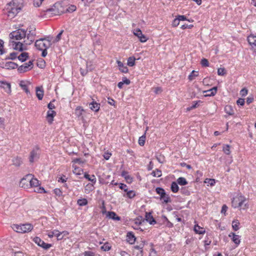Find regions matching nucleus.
<instances>
[{
	"instance_id": "1",
	"label": "nucleus",
	"mask_w": 256,
	"mask_h": 256,
	"mask_svg": "<svg viewBox=\"0 0 256 256\" xmlns=\"http://www.w3.org/2000/svg\"><path fill=\"white\" fill-rule=\"evenodd\" d=\"M18 0H13L7 4L6 10L9 13V16L12 14V16L16 15L21 10V7L17 4Z\"/></svg>"
},
{
	"instance_id": "2",
	"label": "nucleus",
	"mask_w": 256,
	"mask_h": 256,
	"mask_svg": "<svg viewBox=\"0 0 256 256\" xmlns=\"http://www.w3.org/2000/svg\"><path fill=\"white\" fill-rule=\"evenodd\" d=\"M13 229L20 233H26L30 232L33 229V226L30 224H25L20 225L14 224Z\"/></svg>"
},
{
	"instance_id": "3",
	"label": "nucleus",
	"mask_w": 256,
	"mask_h": 256,
	"mask_svg": "<svg viewBox=\"0 0 256 256\" xmlns=\"http://www.w3.org/2000/svg\"><path fill=\"white\" fill-rule=\"evenodd\" d=\"M28 33L27 34V39L24 41L26 44L30 45L32 44L34 40V38L36 36V28L35 26L32 25L28 26Z\"/></svg>"
},
{
	"instance_id": "4",
	"label": "nucleus",
	"mask_w": 256,
	"mask_h": 256,
	"mask_svg": "<svg viewBox=\"0 0 256 256\" xmlns=\"http://www.w3.org/2000/svg\"><path fill=\"white\" fill-rule=\"evenodd\" d=\"M62 8V6L60 4L56 3L52 8L47 9L46 12L47 14H50L52 16L60 15L63 13V10Z\"/></svg>"
},
{
	"instance_id": "5",
	"label": "nucleus",
	"mask_w": 256,
	"mask_h": 256,
	"mask_svg": "<svg viewBox=\"0 0 256 256\" xmlns=\"http://www.w3.org/2000/svg\"><path fill=\"white\" fill-rule=\"evenodd\" d=\"M46 38H40L35 42V46L38 50L48 48L52 45L50 40H48V42H44Z\"/></svg>"
},
{
	"instance_id": "6",
	"label": "nucleus",
	"mask_w": 256,
	"mask_h": 256,
	"mask_svg": "<svg viewBox=\"0 0 256 256\" xmlns=\"http://www.w3.org/2000/svg\"><path fill=\"white\" fill-rule=\"evenodd\" d=\"M26 31L24 29H18L12 32L9 36L10 40L16 39V40H20L26 36Z\"/></svg>"
},
{
	"instance_id": "7",
	"label": "nucleus",
	"mask_w": 256,
	"mask_h": 256,
	"mask_svg": "<svg viewBox=\"0 0 256 256\" xmlns=\"http://www.w3.org/2000/svg\"><path fill=\"white\" fill-rule=\"evenodd\" d=\"M246 201V198L242 196L234 198L232 202V206L234 208L242 207Z\"/></svg>"
},
{
	"instance_id": "8",
	"label": "nucleus",
	"mask_w": 256,
	"mask_h": 256,
	"mask_svg": "<svg viewBox=\"0 0 256 256\" xmlns=\"http://www.w3.org/2000/svg\"><path fill=\"white\" fill-rule=\"evenodd\" d=\"M26 178L28 179V182H30V188H34L40 186V181L37 178H34V176L32 174H28L26 175Z\"/></svg>"
},
{
	"instance_id": "9",
	"label": "nucleus",
	"mask_w": 256,
	"mask_h": 256,
	"mask_svg": "<svg viewBox=\"0 0 256 256\" xmlns=\"http://www.w3.org/2000/svg\"><path fill=\"white\" fill-rule=\"evenodd\" d=\"M40 156V150L38 147L36 146L30 152L29 161L30 163L34 162L38 159Z\"/></svg>"
},
{
	"instance_id": "10",
	"label": "nucleus",
	"mask_w": 256,
	"mask_h": 256,
	"mask_svg": "<svg viewBox=\"0 0 256 256\" xmlns=\"http://www.w3.org/2000/svg\"><path fill=\"white\" fill-rule=\"evenodd\" d=\"M34 242L39 246L42 247L44 250H48L52 246L51 244H46L40 238L36 237L34 238Z\"/></svg>"
},
{
	"instance_id": "11",
	"label": "nucleus",
	"mask_w": 256,
	"mask_h": 256,
	"mask_svg": "<svg viewBox=\"0 0 256 256\" xmlns=\"http://www.w3.org/2000/svg\"><path fill=\"white\" fill-rule=\"evenodd\" d=\"M133 33L134 36H136L138 38L140 42H144L147 41L148 38L145 35L142 34L141 30L140 28L134 30Z\"/></svg>"
},
{
	"instance_id": "12",
	"label": "nucleus",
	"mask_w": 256,
	"mask_h": 256,
	"mask_svg": "<svg viewBox=\"0 0 256 256\" xmlns=\"http://www.w3.org/2000/svg\"><path fill=\"white\" fill-rule=\"evenodd\" d=\"M10 43L14 50H19L20 52L23 50V44L22 42H16L13 40H10Z\"/></svg>"
},
{
	"instance_id": "13",
	"label": "nucleus",
	"mask_w": 256,
	"mask_h": 256,
	"mask_svg": "<svg viewBox=\"0 0 256 256\" xmlns=\"http://www.w3.org/2000/svg\"><path fill=\"white\" fill-rule=\"evenodd\" d=\"M62 232H59L58 230H55L53 231L50 232L48 233V236L50 238L56 236L58 240H61L63 238V236H62Z\"/></svg>"
},
{
	"instance_id": "14",
	"label": "nucleus",
	"mask_w": 256,
	"mask_h": 256,
	"mask_svg": "<svg viewBox=\"0 0 256 256\" xmlns=\"http://www.w3.org/2000/svg\"><path fill=\"white\" fill-rule=\"evenodd\" d=\"M247 40L252 48L256 47V35L254 34H250L248 36Z\"/></svg>"
},
{
	"instance_id": "15",
	"label": "nucleus",
	"mask_w": 256,
	"mask_h": 256,
	"mask_svg": "<svg viewBox=\"0 0 256 256\" xmlns=\"http://www.w3.org/2000/svg\"><path fill=\"white\" fill-rule=\"evenodd\" d=\"M36 93L38 98L42 100L44 97V90L42 86H37L36 88Z\"/></svg>"
},
{
	"instance_id": "16",
	"label": "nucleus",
	"mask_w": 256,
	"mask_h": 256,
	"mask_svg": "<svg viewBox=\"0 0 256 256\" xmlns=\"http://www.w3.org/2000/svg\"><path fill=\"white\" fill-rule=\"evenodd\" d=\"M145 219L150 224L154 225L156 222L150 212L146 213Z\"/></svg>"
},
{
	"instance_id": "17",
	"label": "nucleus",
	"mask_w": 256,
	"mask_h": 256,
	"mask_svg": "<svg viewBox=\"0 0 256 256\" xmlns=\"http://www.w3.org/2000/svg\"><path fill=\"white\" fill-rule=\"evenodd\" d=\"M2 68L8 70L15 69L18 68V65L16 63L12 62H6L4 66H0Z\"/></svg>"
},
{
	"instance_id": "18",
	"label": "nucleus",
	"mask_w": 256,
	"mask_h": 256,
	"mask_svg": "<svg viewBox=\"0 0 256 256\" xmlns=\"http://www.w3.org/2000/svg\"><path fill=\"white\" fill-rule=\"evenodd\" d=\"M89 106L91 110L97 112L100 108V104L92 100V102L90 103Z\"/></svg>"
},
{
	"instance_id": "19",
	"label": "nucleus",
	"mask_w": 256,
	"mask_h": 256,
	"mask_svg": "<svg viewBox=\"0 0 256 256\" xmlns=\"http://www.w3.org/2000/svg\"><path fill=\"white\" fill-rule=\"evenodd\" d=\"M56 115V112L54 110H48L47 112L46 118L48 122L50 124H52L54 120V117Z\"/></svg>"
},
{
	"instance_id": "20",
	"label": "nucleus",
	"mask_w": 256,
	"mask_h": 256,
	"mask_svg": "<svg viewBox=\"0 0 256 256\" xmlns=\"http://www.w3.org/2000/svg\"><path fill=\"white\" fill-rule=\"evenodd\" d=\"M0 87L5 90L6 92L8 93L11 92L10 84L6 82L0 81Z\"/></svg>"
},
{
	"instance_id": "21",
	"label": "nucleus",
	"mask_w": 256,
	"mask_h": 256,
	"mask_svg": "<svg viewBox=\"0 0 256 256\" xmlns=\"http://www.w3.org/2000/svg\"><path fill=\"white\" fill-rule=\"evenodd\" d=\"M136 238L134 236L132 232H128L126 234V240L127 242L132 244H134L136 241Z\"/></svg>"
},
{
	"instance_id": "22",
	"label": "nucleus",
	"mask_w": 256,
	"mask_h": 256,
	"mask_svg": "<svg viewBox=\"0 0 256 256\" xmlns=\"http://www.w3.org/2000/svg\"><path fill=\"white\" fill-rule=\"evenodd\" d=\"M28 179L26 178V176H24L22 180L20 182V186L21 187L24 188H30V182H28Z\"/></svg>"
},
{
	"instance_id": "23",
	"label": "nucleus",
	"mask_w": 256,
	"mask_h": 256,
	"mask_svg": "<svg viewBox=\"0 0 256 256\" xmlns=\"http://www.w3.org/2000/svg\"><path fill=\"white\" fill-rule=\"evenodd\" d=\"M229 237H232V240L236 244H239L240 240V236L236 234L234 232H230L229 235Z\"/></svg>"
},
{
	"instance_id": "24",
	"label": "nucleus",
	"mask_w": 256,
	"mask_h": 256,
	"mask_svg": "<svg viewBox=\"0 0 256 256\" xmlns=\"http://www.w3.org/2000/svg\"><path fill=\"white\" fill-rule=\"evenodd\" d=\"M116 63L119 67L120 70L123 73H127L128 72V68L124 66L123 63L120 60H117Z\"/></svg>"
},
{
	"instance_id": "25",
	"label": "nucleus",
	"mask_w": 256,
	"mask_h": 256,
	"mask_svg": "<svg viewBox=\"0 0 256 256\" xmlns=\"http://www.w3.org/2000/svg\"><path fill=\"white\" fill-rule=\"evenodd\" d=\"M30 70V68L28 67L26 63L18 68V71L20 73H24Z\"/></svg>"
},
{
	"instance_id": "26",
	"label": "nucleus",
	"mask_w": 256,
	"mask_h": 256,
	"mask_svg": "<svg viewBox=\"0 0 256 256\" xmlns=\"http://www.w3.org/2000/svg\"><path fill=\"white\" fill-rule=\"evenodd\" d=\"M107 216L114 220H120V218L117 216L116 214L114 212H108L107 214Z\"/></svg>"
},
{
	"instance_id": "27",
	"label": "nucleus",
	"mask_w": 256,
	"mask_h": 256,
	"mask_svg": "<svg viewBox=\"0 0 256 256\" xmlns=\"http://www.w3.org/2000/svg\"><path fill=\"white\" fill-rule=\"evenodd\" d=\"M84 178L91 182L93 184H95L96 182L94 175H92L90 176L88 174L85 173L84 174Z\"/></svg>"
},
{
	"instance_id": "28",
	"label": "nucleus",
	"mask_w": 256,
	"mask_h": 256,
	"mask_svg": "<svg viewBox=\"0 0 256 256\" xmlns=\"http://www.w3.org/2000/svg\"><path fill=\"white\" fill-rule=\"evenodd\" d=\"M28 58V54L26 52H22L19 56H18L19 60L21 61L22 62H24Z\"/></svg>"
},
{
	"instance_id": "29",
	"label": "nucleus",
	"mask_w": 256,
	"mask_h": 256,
	"mask_svg": "<svg viewBox=\"0 0 256 256\" xmlns=\"http://www.w3.org/2000/svg\"><path fill=\"white\" fill-rule=\"evenodd\" d=\"M224 111L230 116H232L234 114V110L231 106L227 105L224 107Z\"/></svg>"
},
{
	"instance_id": "30",
	"label": "nucleus",
	"mask_w": 256,
	"mask_h": 256,
	"mask_svg": "<svg viewBox=\"0 0 256 256\" xmlns=\"http://www.w3.org/2000/svg\"><path fill=\"white\" fill-rule=\"evenodd\" d=\"M194 230L196 233L198 234H203L205 232L204 229L203 228L198 226V224L194 226Z\"/></svg>"
},
{
	"instance_id": "31",
	"label": "nucleus",
	"mask_w": 256,
	"mask_h": 256,
	"mask_svg": "<svg viewBox=\"0 0 256 256\" xmlns=\"http://www.w3.org/2000/svg\"><path fill=\"white\" fill-rule=\"evenodd\" d=\"M177 182H172L171 184L170 189L173 192H177L179 190V187Z\"/></svg>"
},
{
	"instance_id": "32",
	"label": "nucleus",
	"mask_w": 256,
	"mask_h": 256,
	"mask_svg": "<svg viewBox=\"0 0 256 256\" xmlns=\"http://www.w3.org/2000/svg\"><path fill=\"white\" fill-rule=\"evenodd\" d=\"M177 182L180 186H185L188 184V182L184 177H180L177 179Z\"/></svg>"
},
{
	"instance_id": "33",
	"label": "nucleus",
	"mask_w": 256,
	"mask_h": 256,
	"mask_svg": "<svg viewBox=\"0 0 256 256\" xmlns=\"http://www.w3.org/2000/svg\"><path fill=\"white\" fill-rule=\"evenodd\" d=\"M217 90V87L214 86L212 88L207 90V92H208L207 96H214L216 93Z\"/></svg>"
},
{
	"instance_id": "34",
	"label": "nucleus",
	"mask_w": 256,
	"mask_h": 256,
	"mask_svg": "<svg viewBox=\"0 0 256 256\" xmlns=\"http://www.w3.org/2000/svg\"><path fill=\"white\" fill-rule=\"evenodd\" d=\"M88 203V200L86 198L78 199L77 200V204L80 206H86Z\"/></svg>"
},
{
	"instance_id": "35",
	"label": "nucleus",
	"mask_w": 256,
	"mask_h": 256,
	"mask_svg": "<svg viewBox=\"0 0 256 256\" xmlns=\"http://www.w3.org/2000/svg\"><path fill=\"white\" fill-rule=\"evenodd\" d=\"M198 72L194 70L191 72L190 74L188 76V78L190 80L192 81L193 80H194L196 77H197L198 76Z\"/></svg>"
},
{
	"instance_id": "36",
	"label": "nucleus",
	"mask_w": 256,
	"mask_h": 256,
	"mask_svg": "<svg viewBox=\"0 0 256 256\" xmlns=\"http://www.w3.org/2000/svg\"><path fill=\"white\" fill-rule=\"evenodd\" d=\"M156 192L160 195V198H162L164 194H165L166 192L162 188L158 187L156 188Z\"/></svg>"
},
{
	"instance_id": "37",
	"label": "nucleus",
	"mask_w": 256,
	"mask_h": 256,
	"mask_svg": "<svg viewBox=\"0 0 256 256\" xmlns=\"http://www.w3.org/2000/svg\"><path fill=\"white\" fill-rule=\"evenodd\" d=\"M136 58L134 56H131L128 58L127 64L130 66H133L135 64Z\"/></svg>"
},
{
	"instance_id": "38",
	"label": "nucleus",
	"mask_w": 256,
	"mask_h": 256,
	"mask_svg": "<svg viewBox=\"0 0 256 256\" xmlns=\"http://www.w3.org/2000/svg\"><path fill=\"white\" fill-rule=\"evenodd\" d=\"M34 191L37 193L42 194L46 193V191L44 190L43 187L40 186H37V187H34Z\"/></svg>"
},
{
	"instance_id": "39",
	"label": "nucleus",
	"mask_w": 256,
	"mask_h": 256,
	"mask_svg": "<svg viewBox=\"0 0 256 256\" xmlns=\"http://www.w3.org/2000/svg\"><path fill=\"white\" fill-rule=\"evenodd\" d=\"M151 174L154 177L160 178L162 176V172L160 170L156 169L152 172Z\"/></svg>"
},
{
	"instance_id": "40",
	"label": "nucleus",
	"mask_w": 256,
	"mask_h": 256,
	"mask_svg": "<svg viewBox=\"0 0 256 256\" xmlns=\"http://www.w3.org/2000/svg\"><path fill=\"white\" fill-rule=\"evenodd\" d=\"M83 112L84 110L81 106H78L75 110L74 114L77 116L80 117L82 115Z\"/></svg>"
},
{
	"instance_id": "41",
	"label": "nucleus",
	"mask_w": 256,
	"mask_h": 256,
	"mask_svg": "<svg viewBox=\"0 0 256 256\" xmlns=\"http://www.w3.org/2000/svg\"><path fill=\"white\" fill-rule=\"evenodd\" d=\"M161 200H162L166 204H168L171 202L170 198L168 194H164L162 198H160Z\"/></svg>"
},
{
	"instance_id": "42",
	"label": "nucleus",
	"mask_w": 256,
	"mask_h": 256,
	"mask_svg": "<svg viewBox=\"0 0 256 256\" xmlns=\"http://www.w3.org/2000/svg\"><path fill=\"white\" fill-rule=\"evenodd\" d=\"M223 152L227 155L230 154V146L228 144H224L223 146Z\"/></svg>"
},
{
	"instance_id": "43",
	"label": "nucleus",
	"mask_w": 256,
	"mask_h": 256,
	"mask_svg": "<svg viewBox=\"0 0 256 256\" xmlns=\"http://www.w3.org/2000/svg\"><path fill=\"white\" fill-rule=\"evenodd\" d=\"M111 248V246L110 243L106 242L104 244L103 246H101V249L104 251H108Z\"/></svg>"
},
{
	"instance_id": "44",
	"label": "nucleus",
	"mask_w": 256,
	"mask_h": 256,
	"mask_svg": "<svg viewBox=\"0 0 256 256\" xmlns=\"http://www.w3.org/2000/svg\"><path fill=\"white\" fill-rule=\"evenodd\" d=\"M240 222L238 220H234L232 222V226L234 230L236 231L239 229Z\"/></svg>"
},
{
	"instance_id": "45",
	"label": "nucleus",
	"mask_w": 256,
	"mask_h": 256,
	"mask_svg": "<svg viewBox=\"0 0 256 256\" xmlns=\"http://www.w3.org/2000/svg\"><path fill=\"white\" fill-rule=\"evenodd\" d=\"M20 86L21 88L25 91V92L27 94H30V90H28V86L24 84V82H21L20 84Z\"/></svg>"
},
{
	"instance_id": "46",
	"label": "nucleus",
	"mask_w": 256,
	"mask_h": 256,
	"mask_svg": "<svg viewBox=\"0 0 256 256\" xmlns=\"http://www.w3.org/2000/svg\"><path fill=\"white\" fill-rule=\"evenodd\" d=\"M200 102V100L194 102L192 104L191 106L187 108H186L187 110L190 111V110H191L197 108L198 106V104Z\"/></svg>"
},
{
	"instance_id": "47",
	"label": "nucleus",
	"mask_w": 256,
	"mask_h": 256,
	"mask_svg": "<svg viewBox=\"0 0 256 256\" xmlns=\"http://www.w3.org/2000/svg\"><path fill=\"white\" fill-rule=\"evenodd\" d=\"M86 69L88 71H92L94 68V66L92 62H86Z\"/></svg>"
},
{
	"instance_id": "48",
	"label": "nucleus",
	"mask_w": 256,
	"mask_h": 256,
	"mask_svg": "<svg viewBox=\"0 0 256 256\" xmlns=\"http://www.w3.org/2000/svg\"><path fill=\"white\" fill-rule=\"evenodd\" d=\"M206 184H208V186H213L216 184V180L214 179L206 178L204 180Z\"/></svg>"
},
{
	"instance_id": "49",
	"label": "nucleus",
	"mask_w": 256,
	"mask_h": 256,
	"mask_svg": "<svg viewBox=\"0 0 256 256\" xmlns=\"http://www.w3.org/2000/svg\"><path fill=\"white\" fill-rule=\"evenodd\" d=\"M145 141H146V136H145V134H144L139 138L138 144L140 146H143L144 144Z\"/></svg>"
},
{
	"instance_id": "50",
	"label": "nucleus",
	"mask_w": 256,
	"mask_h": 256,
	"mask_svg": "<svg viewBox=\"0 0 256 256\" xmlns=\"http://www.w3.org/2000/svg\"><path fill=\"white\" fill-rule=\"evenodd\" d=\"M17 55H18L17 52H11L10 54V56L6 58V60H14L16 58H18Z\"/></svg>"
},
{
	"instance_id": "51",
	"label": "nucleus",
	"mask_w": 256,
	"mask_h": 256,
	"mask_svg": "<svg viewBox=\"0 0 256 256\" xmlns=\"http://www.w3.org/2000/svg\"><path fill=\"white\" fill-rule=\"evenodd\" d=\"M126 196L128 198H132L135 196L136 194L134 190H128L126 192Z\"/></svg>"
},
{
	"instance_id": "52",
	"label": "nucleus",
	"mask_w": 256,
	"mask_h": 256,
	"mask_svg": "<svg viewBox=\"0 0 256 256\" xmlns=\"http://www.w3.org/2000/svg\"><path fill=\"white\" fill-rule=\"evenodd\" d=\"M218 74L219 76H224L226 74V71L224 68H218Z\"/></svg>"
},
{
	"instance_id": "53",
	"label": "nucleus",
	"mask_w": 256,
	"mask_h": 256,
	"mask_svg": "<svg viewBox=\"0 0 256 256\" xmlns=\"http://www.w3.org/2000/svg\"><path fill=\"white\" fill-rule=\"evenodd\" d=\"M200 64L202 66L206 67V66H209L208 61V60H206V58H204L202 60Z\"/></svg>"
},
{
	"instance_id": "54",
	"label": "nucleus",
	"mask_w": 256,
	"mask_h": 256,
	"mask_svg": "<svg viewBox=\"0 0 256 256\" xmlns=\"http://www.w3.org/2000/svg\"><path fill=\"white\" fill-rule=\"evenodd\" d=\"M4 42L3 40L0 39V55H2L4 54Z\"/></svg>"
},
{
	"instance_id": "55",
	"label": "nucleus",
	"mask_w": 256,
	"mask_h": 256,
	"mask_svg": "<svg viewBox=\"0 0 256 256\" xmlns=\"http://www.w3.org/2000/svg\"><path fill=\"white\" fill-rule=\"evenodd\" d=\"M64 32V30H62L60 33L56 36V38L54 39V42H58L61 38L62 34Z\"/></svg>"
},
{
	"instance_id": "56",
	"label": "nucleus",
	"mask_w": 256,
	"mask_h": 256,
	"mask_svg": "<svg viewBox=\"0 0 256 256\" xmlns=\"http://www.w3.org/2000/svg\"><path fill=\"white\" fill-rule=\"evenodd\" d=\"M44 0H34V5L35 6L39 7Z\"/></svg>"
},
{
	"instance_id": "57",
	"label": "nucleus",
	"mask_w": 256,
	"mask_h": 256,
	"mask_svg": "<svg viewBox=\"0 0 256 256\" xmlns=\"http://www.w3.org/2000/svg\"><path fill=\"white\" fill-rule=\"evenodd\" d=\"M119 187H120V188L124 190L125 192H126L128 190V188H127V186L126 184L120 183V184Z\"/></svg>"
},
{
	"instance_id": "58",
	"label": "nucleus",
	"mask_w": 256,
	"mask_h": 256,
	"mask_svg": "<svg viewBox=\"0 0 256 256\" xmlns=\"http://www.w3.org/2000/svg\"><path fill=\"white\" fill-rule=\"evenodd\" d=\"M145 244H146V241L144 240H142V239L138 244L139 248H140V249H142V250H143V248H144Z\"/></svg>"
},
{
	"instance_id": "59",
	"label": "nucleus",
	"mask_w": 256,
	"mask_h": 256,
	"mask_svg": "<svg viewBox=\"0 0 256 256\" xmlns=\"http://www.w3.org/2000/svg\"><path fill=\"white\" fill-rule=\"evenodd\" d=\"M248 91L246 88H244L240 91V94L242 96H245L248 94Z\"/></svg>"
},
{
	"instance_id": "60",
	"label": "nucleus",
	"mask_w": 256,
	"mask_h": 256,
	"mask_svg": "<svg viewBox=\"0 0 256 256\" xmlns=\"http://www.w3.org/2000/svg\"><path fill=\"white\" fill-rule=\"evenodd\" d=\"M238 105L243 106L244 104V100L242 98H239L236 102Z\"/></svg>"
},
{
	"instance_id": "61",
	"label": "nucleus",
	"mask_w": 256,
	"mask_h": 256,
	"mask_svg": "<svg viewBox=\"0 0 256 256\" xmlns=\"http://www.w3.org/2000/svg\"><path fill=\"white\" fill-rule=\"evenodd\" d=\"M193 27V25L192 24H184L181 26V28L184 30L186 28H191Z\"/></svg>"
},
{
	"instance_id": "62",
	"label": "nucleus",
	"mask_w": 256,
	"mask_h": 256,
	"mask_svg": "<svg viewBox=\"0 0 256 256\" xmlns=\"http://www.w3.org/2000/svg\"><path fill=\"white\" fill-rule=\"evenodd\" d=\"M84 256H94V254L91 251H86L84 252Z\"/></svg>"
},
{
	"instance_id": "63",
	"label": "nucleus",
	"mask_w": 256,
	"mask_h": 256,
	"mask_svg": "<svg viewBox=\"0 0 256 256\" xmlns=\"http://www.w3.org/2000/svg\"><path fill=\"white\" fill-rule=\"evenodd\" d=\"M180 20L178 18H175L172 22V26H177L180 24Z\"/></svg>"
},
{
	"instance_id": "64",
	"label": "nucleus",
	"mask_w": 256,
	"mask_h": 256,
	"mask_svg": "<svg viewBox=\"0 0 256 256\" xmlns=\"http://www.w3.org/2000/svg\"><path fill=\"white\" fill-rule=\"evenodd\" d=\"M80 74L82 76H86L87 74L88 71L86 68V70H84V69H83L82 68H80Z\"/></svg>"
}]
</instances>
